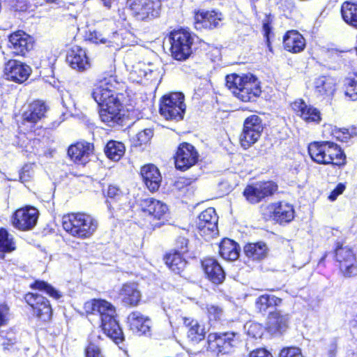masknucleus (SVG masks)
I'll use <instances>...</instances> for the list:
<instances>
[{
  "label": "nucleus",
  "instance_id": "1",
  "mask_svg": "<svg viewBox=\"0 0 357 357\" xmlns=\"http://www.w3.org/2000/svg\"><path fill=\"white\" fill-rule=\"evenodd\" d=\"M86 313L99 317L105 334L115 343L119 344L123 340V331L116 320L115 307L105 300H92L85 303Z\"/></svg>",
  "mask_w": 357,
  "mask_h": 357
},
{
  "label": "nucleus",
  "instance_id": "2",
  "mask_svg": "<svg viewBox=\"0 0 357 357\" xmlns=\"http://www.w3.org/2000/svg\"><path fill=\"white\" fill-rule=\"evenodd\" d=\"M226 86L239 100L243 102L255 100L261 93L260 83L252 74L229 75L226 77Z\"/></svg>",
  "mask_w": 357,
  "mask_h": 357
},
{
  "label": "nucleus",
  "instance_id": "3",
  "mask_svg": "<svg viewBox=\"0 0 357 357\" xmlns=\"http://www.w3.org/2000/svg\"><path fill=\"white\" fill-rule=\"evenodd\" d=\"M63 229L72 236L89 238L98 228V222L90 215L83 213H72L62 218Z\"/></svg>",
  "mask_w": 357,
  "mask_h": 357
},
{
  "label": "nucleus",
  "instance_id": "4",
  "mask_svg": "<svg viewBox=\"0 0 357 357\" xmlns=\"http://www.w3.org/2000/svg\"><path fill=\"white\" fill-rule=\"evenodd\" d=\"M166 41L170 45L172 56L176 60H185L192 52V45L194 38L188 30L181 29L171 32L169 37L163 42L164 48Z\"/></svg>",
  "mask_w": 357,
  "mask_h": 357
},
{
  "label": "nucleus",
  "instance_id": "5",
  "mask_svg": "<svg viewBox=\"0 0 357 357\" xmlns=\"http://www.w3.org/2000/svg\"><path fill=\"white\" fill-rule=\"evenodd\" d=\"M184 95L181 92L169 93L163 96L160 101L159 112L167 120L178 121L183 119L186 105Z\"/></svg>",
  "mask_w": 357,
  "mask_h": 357
},
{
  "label": "nucleus",
  "instance_id": "6",
  "mask_svg": "<svg viewBox=\"0 0 357 357\" xmlns=\"http://www.w3.org/2000/svg\"><path fill=\"white\" fill-rule=\"evenodd\" d=\"M261 119L256 114L247 117L243 123V132L240 135V142L244 149H248L256 143L263 131Z\"/></svg>",
  "mask_w": 357,
  "mask_h": 357
},
{
  "label": "nucleus",
  "instance_id": "7",
  "mask_svg": "<svg viewBox=\"0 0 357 357\" xmlns=\"http://www.w3.org/2000/svg\"><path fill=\"white\" fill-rule=\"evenodd\" d=\"M218 216L215 208L210 207L202 211L197 222L198 234L206 241L218 234Z\"/></svg>",
  "mask_w": 357,
  "mask_h": 357
},
{
  "label": "nucleus",
  "instance_id": "8",
  "mask_svg": "<svg viewBox=\"0 0 357 357\" xmlns=\"http://www.w3.org/2000/svg\"><path fill=\"white\" fill-rule=\"evenodd\" d=\"M224 15L215 10L195 11L194 26L197 30H213L222 26Z\"/></svg>",
  "mask_w": 357,
  "mask_h": 357
},
{
  "label": "nucleus",
  "instance_id": "9",
  "mask_svg": "<svg viewBox=\"0 0 357 357\" xmlns=\"http://www.w3.org/2000/svg\"><path fill=\"white\" fill-rule=\"evenodd\" d=\"M277 190L278 185L273 181L257 182L248 185L243 191V195L249 203L255 204L273 195Z\"/></svg>",
  "mask_w": 357,
  "mask_h": 357
},
{
  "label": "nucleus",
  "instance_id": "10",
  "mask_svg": "<svg viewBox=\"0 0 357 357\" xmlns=\"http://www.w3.org/2000/svg\"><path fill=\"white\" fill-rule=\"evenodd\" d=\"M237 334L232 332L211 333L208 335L209 348L215 352L227 354L238 342Z\"/></svg>",
  "mask_w": 357,
  "mask_h": 357
},
{
  "label": "nucleus",
  "instance_id": "11",
  "mask_svg": "<svg viewBox=\"0 0 357 357\" xmlns=\"http://www.w3.org/2000/svg\"><path fill=\"white\" fill-rule=\"evenodd\" d=\"M38 211L31 206L17 209L12 217L13 225L22 231L32 229L38 221Z\"/></svg>",
  "mask_w": 357,
  "mask_h": 357
},
{
  "label": "nucleus",
  "instance_id": "12",
  "mask_svg": "<svg viewBox=\"0 0 357 357\" xmlns=\"http://www.w3.org/2000/svg\"><path fill=\"white\" fill-rule=\"evenodd\" d=\"M24 299L31 306L34 316L43 321H47L51 319L52 307L47 298L38 294L28 293Z\"/></svg>",
  "mask_w": 357,
  "mask_h": 357
},
{
  "label": "nucleus",
  "instance_id": "13",
  "mask_svg": "<svg viewBox=\"0 0 357 357\" xmlns=\"http://www.w3.org/2000/svg\"><path fill=\"white\" fill-rule=\"evenodd\" d=\"M335 258L340 264V268L346 277L357 275L356 255L350 247H337L335 251Z\"/></svg>",
  "mask_w": 357,
  "mask_h": 357
},
{
  "label": "nucleus",
  "instance_id": "14",
  "mask_svg": "<svg viewBox=\"0 0 357 357\" xmlns=\"http://www.w3.org/2000/svg\"><path fill=\"white\" fill-rule=\"evenodd\" d=\"M8 47L15 56H24L33 49V38L23 31L19 30L9 36Z\"/></svg>",
  "mask_w": 357,
  "mask_h": 357
},
{
  "label": "nucleus",
  "instance_id": "15",
  "mask_svg": "<svg viewBox=\"0 0 357 357\" xmlns=\"http://www.w3.org/2000/svg\"><path fill=\"white\" fill-rule=\"evenodd\" d=\"M198 157V153L192 145L183 143L180 144L176 153V168L181 171H185L196 164Z\"/></svg>",
  "mask_w": 357,
  "mask_h": 357
},
{
  "label": "nucleus",
  "instance_id": "16",
  "mask_svg": "<svg viewBox=\"0 0 357 357\" xmlns=\"http://www.w3.org/2000/svg\"><path fill=\"white\" fill-rule=\"evenodd\" d=\"M31 68L26 63L15 59L8 61L3 68L4 75L8 80L22 83L29 77Z\"/></svg>",
  "mask_w": 357,
  "mask_h": 357
},
{
  "label": "nucleus",
  "instance_id": "17",
  "mask_svg": "<svg viewBox=\"0 0 357 357\" xmlns=\"http://www.w3.org/2000/svg\"><path fill=\"white\" fill-rule=\"evenodd\" d=\"M291 107L297 116L305 122L319 123L321 121L320 111L311 105L307 104L303 100L298 99L291 104Z\"/></svg>",
  "mask_w": 357,
  "mask_h": 357
},
{
  "label": "nucleus",
  "instance_id": "18",
  "mask_svg": "<svg viewBox=\"0 0 357 357\" xmlns=\"http://www.w3.org/2000/svg\"><path fill=\"white\" fill-rule=\"evenodd\" d=\"M111 85L105 80L101 82L93 91L92 97L101 107L116 104L120 102L117 94L110 89Z\"/></svg>",
  "mask_w": 357,
  "mask_h": 357
},
{
  "label": "nucleus",
  "instance_id": "19",
  "mask_svg": "<svg viewBox=\"0 0 357 357\" xmlns=\"http://www.w3.org/2000/svg\"><path fill=\"white\" fill-rule=\"evenodd\" d=\"M202 266L207 279L215 284H221L225 279V273L218 261L211 257L202 261Z\"/></svg>",
  "mask_w": 357,
  "mask_h": 357
},
{
  "label": "nucleus",
  "instance_id": "20",
  "mask_svg": "<svg viewBox=\"0 0 357 357\" xmlns=\"http://www.w3.org/2000/svg\"><path fill=\"white\" fill-rule=\"evenodd\" d=\"M66 61L72 68L77 71H84L90 67L85 50L79 46H73L68 51Z\"/></svg>",
  "mask_w": 357,
  "mask_h": 357
},
{
  "label": "nucleus",
  "instance_id": "21",
  "mask_svg": "<svg viewBox=\"0 0 357 357\" xmlns=\"http://www.w3.org/2000/svg\"><path fill=\"white\" fill-rule=\"evenodd\" d=\"M268 209L273 219L280 224L289 222L294 219V208L286 202L271 204L268 206Z\"/></svg>",
  "mask_w": 357,
  "mask_h": 357
},
{
  "label": "nucleus",
  "instance_id": "22",
  "mask_svg": "<svg viewBox=\"0 0 357 357\" xmlns=\"http://www.w3.org/2000/svg\"><path fill=\"white\" fill-rule=\"evenodd\" d=\"M127 6L137 20H144L154 16L155 0H127Z\"/></svg>",
  "mask_w": 357,
  "mask_h": 357
},
{
  "label": "nucleus",
  "instance_id": "23",
  "mask_svg": "<svg viewBox=\"0 0 357 357\" xmlns=\"http://www.w3.org/2000/svg\"><path fill=\"white\" fill-rule=\"evenodd\" d=\"M93 151V145L89 142H77L71 145L68 150V155L75 163L85 165L89 160Z\"/></svg>",
  "mask_w": 357,
  "mask_h": 357
},
{
  "label": "nucleus",
  "instance_id": "24",
  "mask_svg": "<svg viewBox=\"0 0 357 357\" xmlns=\"http://www.w3.org/2000/svg\"><path fill=\"white\" fill-rule=\"evenodd\" d=\"M128 324L134 333L139 335H148L150 332L151 321L139 312L135 311L128 315Z\"/></svg>",
  "mask_w": 357,
  "mask_h": 357
},
{
  "label": "nucleus",
  "instance_id": "25",
  "mask_svg": "<svg viewBox=\"0 0 357 357\" xmlns=\"http://www.w3.org/2000/svg\"><path fill=\"white\" fill-rule=\"evenodd\" d=\"M121 102L107 105L100 109L99 115L101 121L109 126L119 125L122 122Z\"/></svg>",
  "mask_w": 357,
  "mask_h": 357
},
{
  "label": "nucleus",
  "instance_id": "26",
  "mask_svg": "<svg viewBox=\"0 0 357 357\" xmlns=\"http://www.w3.org/2000/svg\"><path fill=\"white\" fill-rule=\"evenodd\" d=\"M314 84L317 96L324 99L332 98L335 91V84L331 77H319L314 80Z\"/></svg>",
  "mask_w": 357,
  "mask_h": 357
},
{
  "label": "nucleus",
  "instance_id": "27",
  "mask_svg": "<svg viewBox=\"0 0 357 357\" xmlns=\"http://www.w3.org/2000/svg\"><path fill=\"white\" fill-rule=\"evenodd\" d=\"M284 49L293 53L303 51L305 47V40L297 31H289L283 38Z\"/></svg>",
  "mask_w": 357,
  "mask_h": 357
},
{
  "label": "nucleus",
  "instance_id": "28",
  "mask_svg": "<svg viewBox=\"0 0 357 357\" xmlns=\"http://www.w3.org/2000/svg\"><path fill=\"white\" fill-rule=\"evenodd\" d=\"M119 296L125 305L136 306L141 300V293L135 283L124 284L119 292Z\"/></svg>",
  "mask_w": 357,
  "mask_h": 357
},
{
  "label": "nucleus",
  "instance_id": "29",
  "mask_svg": "<svg viewBox=\"0 0 357 357\" xmlns=\"http://www.w3.org/2000/svg\"><path fill=\"white\" fill-rule=\"evenodd\" d=\"M288 316L280 311L270 312L268 316L266 328L269 333H282L287 327Z\"/></svg>",
  "mask_w": 357,
  "mask_h": 357
},
{
  "label": "nucleus",
  "instance_id": "30",
  "mask_svg": "<svg viewBox=\"0 0 357 357\" xmlns=\"http://www.w3.org/2000/svg\"><path fill=\"white\" fill-rule=\"evenodd\" d=\"M47 107L45 102L36 100L29 105L27 110L23 114V119L25 122L36 123L45 116Z\"/></svg>",
  "mask_w": 357,
  "mask_h": 357
},
{
  "label": "nucleus",
  "instance_id": "31",
  "mask_svg": "<svg viewBox=\"0 0 357 357\" xmlns=\"http://www.w3.org/2000/svg\"><path fill=\"white\" fill-rule=\"evenodd\" d=\"M330 142H313L308 146V153L312 160L319 164L327 165L326 157L329 152Z\"/></svg>",
  "mask_w": 357,
  "mask_h": 357
},
{
  "label": "nucleus",
  "instance_id": "32",
  "mask_svg": "<svg viewBox=\"0 0 357 357\" xmlns=\"http://www.w3.org/2000/svg\"><path fill=\"white\" fill-rule=\"evenodd\" d=\"M150 63H138L130 73V79L133 82L140 83L143 79L149 80L153 77L154 70L150 68Z\"/></svg>",
  "mask_w": 357,
  "mask_h": 357
},
{
  "label": "nucleus",
  "instance_id": "33",
  "mask_svg": "<svg viewBox=\"0 0 357 357\" xmlns=\"http://www.w3.org/2000/svg\"><path fill=\"white\" fill-rule=\"evenodd\" d=\"M282 302V300L271 294H263L259 296L255 301L256 310L262 314H266L267 312L274 309L278 306Z\"/></svg>",
  "mask_w": 357,
  "mask_h": 357
},
{
  "label": "nucleus",
  "instance_id": "34",
  "mask_svg": "<svg viewBox=\"0 0 357 357\" xmlns=\"http://www.w3.org/2000/svg\"><path fill=\"white\" fill-rule=\"evenodd\" d=\"M154 135V129L146 128L136 134L131 139L132 149L142 151Z\"/></svg>",
  "mask_w": 357,
  "mask_h": 357
},
{
  "label": "nucleus",
  "instance_id": "35",
  "mask_svg": "<svg viewBox=\"0 0 357 357\" xmlns=\"http://www.w3.org/2000/svg\"><path fill=\"white\" fill-rule=\"evenodd\" d=\"M341 14L347 24L357 29V3L344 2L341 7Z\"/></svg>",
  "mask_w": 357,
  "mask_h": 357
},
{
  "label": "nucleus",
  "instance_id": "36",
  "mask_svg": "<svg viewBox=\"0 0 357 357\" xmlns=\"http://www.w3.org/2000/svg\"><path fill=\"white\" fill-rule=\"evenodd\" d=\"M185 324L188 327V337L191 341L198 342L204 338L205 328L197 320L186 319Z\"/></svg>",
  "mask_w": 357,
  "mask_h": 357
},
{
  "label": "nucleus",
  "instance_id": "37",
  "mask_svg": "<svg viewBox=\"0 0 357 357\" xmlns=\"http://www.w3.org/2000/svg\"><path fill=\"white\" fill-rule=\"evenodd\" d=\"M167 266L174 273L179 274L185 267L186 261L180 252L175 251L165 257Z\"/></svg>",
  "mask_w": 357,
  "mask_h": 357
},
{
  "label": "nucleus",
  "instance_id": "38",
  "mask_svg": "<svg viewBox=\"0 0 357 357\" xmlns=\"http://www.w3.org/2000/svg\"><path fill=\"white\" fill-rule=\"evenodd\" d=\"M141 176L143 181L151 192L156 190V167L153 164H147L141 168Z\"/></svg>",
  "mask_w": 357,
  "mask_h": 357
},
{
  "label": "nucleus",
  "instance_id": "39",
  "mask_svg": "<svg viewBox=\"0 0 357 357\" xmlns=\"http://www.w3.org/2000/svg\"><path fill=\"white\" fill-rule=\"evenodd\" d=\"M328 150L329 152L326 157L327 165L341 166L345 164L346 156L338 145L330 142Z\"/></svg>",
  "mask_w": 357,
  "mask_h": 357
},
{
  "label": "nucleus",
  "instance_id": "40",
  "mask_svg": "<svg viewBox=\"0 0 357 357\" xmlns=\"http://www.w3.org/2000/svg\"><path fill=\"white\" fill-rule=\"evenodd\" d=\"M105 153L109 159L118 161L125 153V146L121 142L109 141L105 148Z\"/></svg>",
  "mask_w": 357,
  "mask_h": 357
},
{
  "label": "nucleus",
  "instance_id": "41",
  "mask_svg": "<svg viewBox=\"0 0 357 357\" xmlns=\"http://www.w3.org/2000/svg\"><path fill=\"white\" fill-rule=\"evenodd\" d=\"M17 337L13 329L0 331V347L3 350L10 349L17 342Z\"/></svg>",
  "mask_w": 357,
  "mask_h": 357
},
{
  "label": "nucleus",
  "instance_id": "42",
  "mask_svg": "<svg viewBox=\"0 0 357 357\" xmlns=\"http://www.w3.org/2000/svg\"><path fill=\"white\" fill-rule=\"evenodd\" d=\"M100 336L94 333L91 334L89 339V344L86 349V357H104L100 349L98 341Z\"/></svg>",
  "mask_w": 357,
  "mask_h": 357
},
{
  "label": "nucleus",
  "instance_id": "43",
  "mask_svg": "<svg viewBox=\"0 0 357 357\" xmlns=\"http://www.w3.org/2000/svg\"><path fill=\"white\" fill-rule=\"evenodd\" d=\"M32 289H38L39 291H45L50 297L54 299H59L61 297L60 291L54 288L52 285L45 281L36 280L31 284Z\"/></svg>",
  "mask_w": 357,
  "mask_h": 357
},
{
  "label": "nucleus",
  "instance_id": "44",
  "mask_svg": "<svg viewBox=\"0 0 357 357\" xmlns=\"http://www.w3.org/2000/svg\"><path fill=\"white\" fill-rule=\"evenodd\" d=\"M241 247H219L221 257L228 261H234L239 257Z\"/></svg>",
  "mask_w": 357,
  "mask_h": 357
},
{
  "label": "nucleus",
  "instance_id": "45",
  "mask_svg": "<svg viewBox=\"0 0 357 357\" xmlns=\"http://www.w3.org/2000/svg\"><path fill=\"white\" fill-rule=\"evenodd\" d=\"M345 96L352 100H357V78H347L344 81Z\"/></svg>",
  "mask_w": 357,
  "mask_h": 357
},
{
  "label": "nucleus",
  "instance_id": "46",
  "mask_svg": "<svg viewBox=\"0 0 357 357\" xmlns=\"http://www.w3.org/2000/svg\"><path fill=\"white\" fill-rule=\"evenodd\" d=\"M169 220V212L167 206L158 201V227Z\"/></svg>",
  "mask_w": 357,
  "mask_h": 357
},
{
  "label": "nucleus",
  "instance_id": "47",
  "mask_svg": "<svg viewBox=\"0 0 357 357\" xmlns=\"http://www.w3.org/2000/svg\"><path fill=\"white\" fill-rule=\"evenodd\" d=\"M208 317L210 321L219 320L222 316V309L215 305H208L206 307Z\"/></svg>",
  "mask_w": 357,
  "mask_h": 357
},
{
  "label": "nucleus",
  "instance_id": "48",
  "mask_svg": "<svg viewBox=\"0 0 357 357\" xmlns=\"http://www.w3.org/2000/svg\"><path fill=\"white\" fill-rule=\"evenodd\" d=\"M10 317L11 314L8 306L4 303L0 304V327L6 326Z\"/></svg>",
  "mask_w": 357,
  "mask_h": 357
},
{
  "label": "nucleus",
  "instance_id": "49",
  "mask_svg": "<svg viewBox=\"0 0 357 357\" xmlns=\"http://www.w3.org/2000/svg\"><path fill=\"white\" fill-rule=\"evenodd\" d=\"M279 357H303L300 349L297 347H288L283 349Z\"/></svg>",
  "mask_w": 357,
  "mask_h": 357
},
{
  "label": "nucleus",
  "instance_id": "50",
  "mask_svg": "<svg viewBox=\"0 0 357 357\" xmlns=\"http://www.w3.org/2000/svg\"><path fill=\"white\" fill-rule=\"evenodd\" d=\"M14 243L13 238L7 230L0 229V245H13Z\"/></svg>",
  "mask_w": 357,
  "mask_h": 357
},
{
  "label": "nucleus",
  "instance_id": "51",
  "mask_svg": "<svg viewBox=\"0 0 357 357\" xmlns=\"http://www.w3.org/2000/svg\"><path fill=\"white\" fill-rule=\"evenodd\" d=\"M107 196L109 198L119 200L123 197V192L116 185H110L107 189Z\"/></svg>",
  "mask_w": 357,
  "mask_h": 357
},
{
  "label": "nucleus",
  "instance_id": "52",
  "mask_svg": "<svg viewBox=\"0 0 357 357\" xmlns=\"http://www.w3.org/2000/svg\"><path fill=\"white\" fill-rule=\"evenodd\" d=\"M248 333L255 338L260 337L262 334V327L257 323H252L249 325Z\"/></svg>",
  "mask_w": 357,
  "mask_h": 357
},
{
  "label": "nucleus",
  "instance_id": "53",
  "mask_svg": "<svg viewBox=\"0 0 357 357\" xmlns=\"http://www.w3.org/2000/svg\"><path fill=\"white\" fill-rule=\"evenodd\" d=\"M11 6L17 11H24L28 8L26 0H10Z\"/></svg>",
  "mask_w": 357,
  "mask_h": 357
},
{
  "label": "nucleus",
  "instance_id": "54",
  "mask_svg": "<svg viewBox=\"0 0 357 357\" xmlns=\"http://www.w3.org/2000/svg\"><path fill=\"white\" fill-rule=\"evenodd\" d=\"M345 188L346 187L344 184H337L335 188L331 192L330 195L328 196V199L332 202L336 200L337 197L343 193Z\"/></svg>",
  "mask_w": 357,
  "mask_h": 357
},
{
  "label": "nucleus",
  "instance_id": "55",
  "mask_svg": "<svg viewBox=\"0 0 357 357\" xmlns=\"http://www.w3.org/2000/svg\"><path fill=\"white\" fill-rule=\"evenodd\" d=\"M30 167H31L29 165H25L22 169V171L20 173V179L22 183L27 182L28 181H29L30 178L31 177Z\"/></svg>",
  "mask_w": 357,
  "mask_h": 357
},
{
  "label": "nucleus",
  "instance_id": "56",
  "mask_svg": "<svg viewBox=\"0 0 357 357\" xmlns=\"http://www.w3.org/2000/svg\"><path fill=\"white\" fill-rule=\"evenodd\" d=\"M250 357H273L272 354L265 349H258L250 354Z\"/></svg>",
  "mask_w": 357,
  "mask_h": 357
},
{
  "label": "nucleus",
  "instance_id": "57",
  "mask_svg": "<svg viewBox=\"0 0 357 357\" xmlns=\"http://www.w3.org/2000/svg\"><path fill=\"white\" fill-rule=\"evenodd\" d=\"M245 248L257 249L254 255V260H258L263 258L266 255V247H244Z\"/></svg>",
  "mask_w": 357,
  "mask_h": 357
},
{
  "label": "nucleus",
  "instance_id": "58",
  "mask_svg": "<svg viewBox=\"0 0 357 357\" xmlns=\"http://www.w3.org/2000/svg\"><path fill=\"white\" fill-rule=\"evenodd\" d=\"M190 236L191 234L188 231L183 230L182 234L177 238V243L180 244V245H188Z\"/></svg>",
  "mask_w": 357,
  "mask_h": 357
},
{
  "label": "nucleus",
  "instance_id": "59",
  "mask_svg": "<svg viewBox=\"0 0 357 357\" xmlns=\"http://www.w3.org/2000/svg\"><path fill=\"white\" fill-rule=\"evenodd\" d=\"M337 349V340L333 339L328 348V357H335Z\"/></svg>",
  "mask_w": 357,
  "mask_h": 357
},
{
  "label": "nucleus",
  "instance_id": "60",
  "mask_svg": "<svg viewBox=\"0 0 357 357\" xmlns=\"http://www.w3.org/2000/svg\"><path fill=\"white\" fill-rule=\"evenodd\" d=\"M340 132H342L343 135V139H342V141H347V139H350L354 135H355L354 132H350L349 130L347 128L341 129Z\"/></svg>",
  "mask_w": 357,
  "mask_h": 357
},
{
  "label": "nucleus",
  "instance_id": "61",
  "mask_svg": "<svg viewBox=\"0 0 357 357\" xmlns=\"http://www.w3.org/2000/svg\"><path fill=\"white\" fill-rule=\"evenodd\" d=\"M15 247H0V259H3L5 253L11 252Z\"/></svg>",
  "mask_w": 357,
  "mask_h": 357
},
{
  "label": "nucleus",
  "instance_id": "62",
  "mask_svg": "<svg viewBox=\"0 0 357 357\" xmlns=\"http://www.w3.org/2000/svg\"><path fill=\"white\" fill-rule=\"evenodd\" d=\"M218 245H238V244L229 238H224Z\"/></svg>",
  "mask_w": 357,
  "mask_h": 357
},
{
  "label": "nucleus",
  "instance_id": "63",
  "mask_svg": "<svg viewBox=\"0 0 357 357\" xmlns=\"http://www.w3.org/2000/svg\"><path fill=\"white\" fill-rule=\"evenodd\" d=\"M47 3L54 5V6L61 7L64 6L63 0H45Z\"/></svg>",
  "mask_w": 357,
  "mask_h": 357
},
{
  "label": "nucleus",
  "instance_id": "64",
  "mask_svg": "<svg viewBox=\"0 0 357 357\" xmlns=\"http://www.w3.org/2000/svg\"><path fill=\"white\" fill-rule=\"evenodd\" d=\"M257 249H250V248H244V252L245 255L248 258H252L254 260V255L255 252H256Z\"/></svg>",
  "mask_w": 357,
  "mask_h": 357
}]
</instances>
